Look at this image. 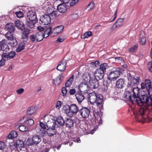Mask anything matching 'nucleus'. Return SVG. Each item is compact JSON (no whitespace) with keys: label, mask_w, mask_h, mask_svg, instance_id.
Instances as JSON below:
<instances>
[{"label":"nucleus","mask_w":152,"mask_h":152,"mask_svg":"<svg viewBox=\"0 0 152 152\" xmlns=\"http://www.w3.org/2000/svg\"><path fill=\"white\" fill-rule=\"evenodd\" d=\"M130 87L128 88L124 94V97L127 101H130L132 104H137L141 106L139 109L135 113V118L140 121L142 119L145 120L146 112L148 111L147 106H143L144 104H148L151 96L146 95H142L140 97V90L137 87L130 90Z\"/></svg>","instance_id":"1"},{"label":"nucleus","mask_w":152,"mask_h":152,"mask_svg":"<svg viewBox=\"0 0 152 152\" xmlns=\"http://www.w3.org/2000/svg\"><path fill=\"white\" fill-rule=\"evenodd\" d=\"M88 99L92 104L96 103V105L99 108L102 107L103 98L102 96L97 95L94 92L90 93L89 94Z\"/></svg>","instance_id":"2"},{"label":"nucleus","mask_w":152,"mask_h":152,"mask_svg":"<svg viewBox=\"0 0 152 152\" xmlns=\"http://www.w3.org/2000/svg\"><path fill=\"white\" fill-rule=\"evenodd\" d=\"M124 70L120 68H117L115 70L110 72L107 77L108 79L111 81L116 80L119 76L121 73H123Z\"/></svg>","instance_id":"3"},{"label":"nucleus","mask_w":152,"mask_h":152,"mask_svg":"<svg viewBox=\"0 0 152 152\" xmlns=\"http://www.w3.org/2000/svg\"><path fill=\"white\" fill-rule=\"evenodd\" d=\"M42 139L39 136L35 135L32 137V138L27 139L26 143L28 145H33L34 144L37 145L41 141Z\"/></svg>","instance_id":"4"},{"label":"nucleus","mask_w":152,"mask_h":152,"mask_svg":"<svg viewBox=\"0 0 152 152\" xmlns=\"http://www.w3.org/2000/svg\"><path fill=\"white\" fill-rule=\"evenodd\" d=\"M94 75L93 74L88 73L86 72L83 74L82 77V81L81 84H83L86 86L87 87V85L89 81L91 79L94 78Z\"/></svg>","instance_id":"5"},{"label":"nucleus","mask_w":152,"mask_h":152,"mask_svg":"<svg viewBox=\"0 0 152 152\" xmlns=\"http://www.w3.org/2000/svg\"><path fill=\"white\" fill-rule=\"evenodd\" d=\"M140 82V77L138 75H135L132 79V80L130 82L128 83V87L126 89H127L128 88L130 87V90L134 88H136L132 87L133 86H135Z\"/></svg>","instance_id":"6"},{"label":"nucleus","mask_w":152,"mask_h":152,"mask_svg":"<svg viewBox=\"0 0 152 152\" xmlns=\"http://www.w3.org/2000/svg\"><path fill=\"white\" fill-rule=\"evenodd\" d=\"M16 145V148L19 152H26V148L23 141L20 140H17Z\"/></svg>","instance_id":"7"},{"label":"nucleus","mask_w":152,"mask_h":152,"mask_svg":"<svg viewBox=\"0 0 152 152\" xmlns=\"http://www.w3.org/2000/svg\"><path fill=\"white\" fill-rule=\"evenodd\" d=\"M51 18L49 15H44L41 16L39 23L41 24L48 25L51 22Z\"/></svg>","instance_id":"8"},{"label":"nucleus","mask_w":152,"mask_h":152,"mask_svg":"<svg viewBox=\"0 0 152 152\" xmlns=\"http://www.w3.org/2000/svg\"><path fill=\"white\" fill-rule=\"evenodd\" d=\"M81 116L84 118H88L90 113L89 109L86 107H83L79 110V112Z\"/></svg>","instance_id":"9"},{"label":"nucleus","mask_w":152,"mask_h":152,"mask_svg":"<svg viewBox=\"0 0 152 152\" xmlns=\"http://www.w3.org/2000/svg\"><path fill=\"white\" fill-rule=\"evenodd\" d=\"M27 17L30 21L37 22L38 20L35 11H29L27 13Z\"/></svg>","instance_id":"10"},{"label":"nucleus","mask_w":152,"mask_h":152,"mask_svg":"<svg viewBox=\"0 0 152 152\" xmlns=\"http://www.w3.org/2000/svg\"><path fill=\"white\" fill-rule=\"evenodd\" d=\"M94 76V78L91 79L89 81L88 88L90 89H96L99 86L98 80H97Z\"/></svg>","instance_id":"11"},{"label":"nucleus","mask_w":152,"mask_h":152,"mask_svg":"<svg viewBox=\"0 0 152 152\" xmlns=\"http://www.w3.org/2000/svg\"><path fill=\"white\" fill-rule=\"evenodd\" d=\"M104 72L100 69H97L94 72V75L95 78L97 80H99L103 78Z\"/></svg>","instance_id":"12"},{"label":"nucleus","mask_w":152,"mask_h":152,"mask_svg":"<svg viewBox=\"0 0 152 152\" xmlns=\"http://www.w3.org/2000/svg\"><path fill=\"white\" fill-rule=\"evenodd\" d=\"M124 21V19L120 18L118 19L114 23L111 27L112 29H114L115 28H118L123 26V22Z\"/></svg>","instance_id":"13"},{"label":"nucleus","mask_w":152,"mask_h":152,"mask_svg":"<svg viewBox=\"0 0 152 152\" xmlns=\"http://www.w3.org/2000/svg\"><path fill=\"white\" fill-rule=\"evenodd\" d=\"M0 45L1 50L7 52L10 50V48L7 43V41L5 39H3L0 42Z\"/></svg>","instance_id":"14"},{"label":"nucleus","mask_w":152,"mask_h":152,"mask_svg":"<svg viewBox=\"0 0 152 152\" xmlns=\"http://www.w3.org/2000/svg\"><path fill=\"white\" fill-rule=\"evenodd\" d=\"M141 87L142 89L146 88V89H148L152 87V82H151L149 79H146L145 82V83H142L141 84Z\"/></svg>","instance_id":"15"},{"label":"nucleus","mask_w":152,"mask_h":152,"mask_svg":"<svg viewBox=\"0 0 152 152\" xmlns=\"http://www.w3.org/2000/svg\"><path fill=\"white\" fill-rule=\"evenodd\" d=\"M68 9V7L65 4L62 3L58 5L57 6V10L60 13L65 12Z\"/></svg>","instance_id":"16"},{"label":"nucleus","mask_w":152,"mask_h":152,"mask_svg":"<svg viewBox=\"0 0 152 152\" xmlns=\"http://www.w3.org/2000/svg\"><path fill=\"white\" fill-rule=\"evenodd\" d=\"M15 53L14 51L10 52L8 53H3L1 55L2 58L9 60L13 58L15 55Z\"/></svg>","instance_id":"17"},{"label":"nucleus","mask_w":152,"mask_h":152,"mask_svg":"<svg viewBox=\"0 0 152 152\" xmlns=\"http://www.w3.org/2000/svg\"><path fill=\"white\" fill-rule=\"evenodd\" d=\"M69 108L71 113H72V116L73 115H76L77 113L79 112V109L77 106L75 104H72L70 105Z\"/></svg>","instance_id":"18"},{"label":"nucleus","mask_w":152,"mask_h":152,"mask_svg":"<svg viewBox=\"0 0 152 152\" xmlns=\"http://www.w3.org/2000/svg\"><path fill=\"white\" fill-rule=\"evenodd\" d=\"M74 122V121L70 118H67L65 120V124L66 127L71 128L73 126Z\"/></svg>","instance_id":"19"},{"label":"nucleus","mask_w":152,"mask_h":152,"mask_svg":"<svg viewBox=\"0 0 152 152\" xmlns=\"http://www.w3.org/2000/svg\"><path fill=\"white\" fill-rule=\"evenodd\" d=\"M76 98L79 103H80L85 99L83 94L82 92H79L75 95Z\"/></svg>","instance_id":"20"},{"label":"nucleus","mask_w":152,"mask_h":152,"mask_svg":"<svg viewBox=\"0 0 152 152\" xmlns=\"http://www.w3.org/2000/svg\"><path fill=\"white\" fill-rule=\"evenodd\" d=\"M125 84V80L124 79H120L116 82V86L117 88H122L124 86Z\"/></svg>","instance_id":"21"},{"label":"nucleus","mask_w":152,"mask_h":152,"mask_svg":"<svg viewBox=\"0 0 152 152\" xmlns=\"http://www.w3.org/2000/svg\"><path fill=\"white\" fill-rule=\"evenodd\" d=\"M5 28L8 32H13L15 30V26L13 23H7L6 25Z\"/></svg>","instance_id":"22"},{"label":"nucleus","mask_w":152,"mask_h":152,"mask_svg":"<svg viewBox=\"0 0 152 152\" xmlns=\"http://www.w3.org/2000/svg\"><path fill=\"white\" fill-rule=\"evenodd\" d=\"M16 26L21 30L25 28L24 25L23 23L19 20H16L15 23Z\"/></svg>","instance_id":"23"},{"label":"nucleus","mask_w":152,"mask_h":152,"mask_svg":"<svg viewBox=\"0 0 152 152\" xmlns=\"http://www.w3.org/2000/svg\"><path fill=\"white\" fill-rule=\"evenodd\" d=\"M47 134L49 136H53L56 134V128H48L47 129Z\"/></svg>","instance_id":"24"},{"label":"nucleus","mask_w":152,"mask_h":152,"mask_svg":"<svg viewBox=\"0 0 152 152\" xmlns=\"http://www.w3.org/2000/svg\"><path fill=\"white\" fill-rule=\"evenodd\" d=\"M46 124L48 128H56V126H57L55 121H48Z\"/></svg>","instance_id":"25"},{"label":"nucleus","mask_w":152,"mask_h":152,"mask_svg":"<svg viewBox=\"0 0 152 152\" xmlns=\"http://www.w3.org/2000/svg\"><path fill=\"white\" fill-rule=\"evenodd\" d=\"M35 35L36 40L38 42L42 41L44 37L43 34L41 31L38 32Z\"/></svg>","instance_id":"26"},{"label":"nucleus","mask_w":152,"mask_h":152,"mask_svg":"<svg viewBox=\"0 0 152 152\" xmlns=\"http://www.w3.org/2000/svg\"><path fill=\"white\" fill-rule=\"evenodd\" d=\"M56 121L60 126H62L65 124V121H64L63 117L61 116H59L56 118Z\"/></svg>","instance_id":"27"},{"label":"nucleus","mask_w":152,"mask_h":152,"mask_svg":"<svg viewBox=\"0 0 152 152\" xmlns=\"http://www.w3.org/2000/svg\"><path fill=\"white\" fill-rule=\"evenodd\" d=\"M66 62L60 63L57 67V69L61 72L64 70L66 66Z\"/></svg>","instance_id":"28"},{"label":"nucleus","mask_w":152,"mask_h":152,"mask_svg":"<svg viewBox=\"0 0 152 152\" xmlns=\"http://www.w3.org/2000/svg\"><path fill=\"white\" fill-rule=\"evenodd\" d=\"M69 107L70 105H65L63 107V109L64 110V112L66 114H67L69 116L72 117V115H70L71 113V112Z\"/></svg>","instance_id":"29"},{"label":"nucleus","mask_w":152,"mask_h":152,"mask_svg":"<svg viewBox=\"0 0 152 152\" xmlns=\"http://www.w3.org/2000/svg\"><path fill=\"white\" fill-rule=\"evenodd\" d=\"M18 136L17 132L15 131H13L11 132L7 138V139H12L16 138Z\"/></svg>","instance_id":"30"},{"label":"nucleus","mask_w":152,"mask_h":152,"mask_svg":"<svg viewBox=\"0 0 152 152\" xmlns=\"http://www.w3.org/2000/svg\"><path fill=\"white\" fill-rule=\"evenodd\" d=\"M136 74L134 72L131 71L127 72V77L128 80L130 82L132 80L134 77L135 76Z\"/></svg>","instance_id":"31"},{"label":"nucleus","mask_w":152,"mask_h":152,"mask_svg":"<svg viewBox=\"0 0 152 152\" xmlns=\"http://www.w3.org/2000/svg\"><path fill=\"white\" fill-rule=\"evenodd\" d=\"M37 107H31L28 108L27 111V115H31L33 114L36 111Z\"/></svg>","instance_id":"32"},{"label":"nucleus","mask_w":152,"mask_h":152,"mask_svg":"<svg viewBox=\"0 0 152 152\" xmlns=\"http://www.w3.org/2000/svg\"><path fill=\"white\" fill-rule=\"evenodd\" d=\"M61 75H59L56 79L53 80V83L55 85H58L61 83L62 80L61 78Z\"/></svg>","instance_id":"33"},{"label":"nucleus","mask_w":152,"mask_h":152,"mask_svg":"<svg viewBox=\"0 0 152 152\" xmlns=\"http://www.w3.org/2000/svg\"><path fill=\"white\" fill-rule=\"evenodd\" d=\"M16 128L19 129V130L21 132H26L28 130V129L26 126L24 125H17Z\"/></svg>","instance_id":"34"},{"label":"nucleus","mask_w":152,"mask_h":152,"mask_svg":"<svg viewBox=\"0 0 152 152\" xmlns=\"http://www.w3.org/2000/svg\"><path fill=\"white\" fill-rule=\"evenodd\" d=\"M26 25L28 27L31 28H33L34 26V25L37 22H34V21H26Z\"/></svg>","instance_id":"35"},{"label":"nucleus","mask_w":152,"mask_h":152,"mask_svg":"<svg viewBox=\"0 0 152 152\" xmlns=\"http://www.w3.org/2000/svg\"><path fill=\"white\" fill-rule=\"evenodd\" d=\"M52 31V28L50 27L46 29L44 31L43 37L45 38L48 37L50 35Z\"/></svg>","instance_id":"36"},{"label":"nucleus","mask_w":152,"mask_h":152,"mask_svg":"<svg viewBox=\"0 0 152 152\" xmlns=\"http://www.w3.org/2000/svg\"><path fill=\"white\" fill-rule=\"evenodd\" d=\"M74 76L72 75V77L66 81L65 85L66 87H69L72 84L74 79Z\"/></svg>","instance_id":"37"},{"label":"nucleus","mask_w":152,"mask_h":152,"mask_svg":"<svg viewBox=\"0 0 152 152\" xmlns=\"http://www.w3.org/2000/svg\"><path fill=\"white\" fill-rule=\"evenodd\" d=\"M64 26L62 25H60L56 27L55 30H56V34H58L61 33L63 30Z\"/></svg>","instance_id":"38"},{"label":"nucleus","mask_w":152,"mask_h":152,"mask_svg":"<svg viewBox=\"0 0 152 152\" xmlns=\"http://www.w3.org/2000/svg\"><path fill=\"white\" fill-rule=\"evenodd\" d=\"M25 43H21L18 46V48L16 50V52H19L21 50H23L25 48Z\"/></svg>","instance_id":"39"},{"label":"nucleus","mask_w":152,"mask_h":152,"mask_svg":"<svg viewBox=\"0 0 152 152\" xmlns=\"http://www.w3.org/2000/svg\"><path fill=\"white\" fill-rule=\"evenodd\" d=\"M12 32H8L5 34V36L8 40H12L14 38Z\"/></svg>","instance_id":"40"},{"label":"nucleus","mask_w":152,"mask_h":152,"mask_svg":"<svg viewBox=\"0 0 152 152\" xmlns=\"http://www.w3.org/2000/svg\"><path fill=\"white\" fill-rule=\"evenodd\" d=\"M108 67V65L106 63H104L100 65V67L98 68L100 69L102 71H103L104 72H105L106 69Z\"/></svg>","instance_id":"41"},{"label":"nucleus","mask_w":152,"mask_h":152,"mask_svg":"<svg viewBox=\"0 0 152 152\" xmlns=\"http://www.w3.org/2000/svg\"><path fill=\"white\" fill-rule=\"evenodd\" d=\"M95 7V4L94 2H91L86 7V9L90 11L91 10L94 8Z\"/></svg>","instance_id":"42"},{"label":"nucleus","mask_w":152,"mask_h":152,"mask_svg":"<svg viewBox=\"0 0 152 152\" xmlns=\"http://www.w3.org/2000/svg\"><path fill=\"white\" fill-rule=\"evenodd\" d=\"M25 122L26 124L29 126L32 125L34 123V120L31 118L28 119Z\"/></svg>","instance_id":"43"},{"label":"nucleus","mask_w":152,"mask_h":152,"mask_svg":"<svg viewBox=\"0 0 152 152\" xmlns=\"http://www.w3.org/2000/svg\"><path fill=\"white\" fill-rule=\"evenodd\" d=\"M22 34L24 35L28 36V34L30 33L31 30L27 28H24Z\"/></svg>","instance_id":"44"},{"label":"nucleus","mask_w":152,"mask_h":152,"mask_svg":"<svg viewBox=\"0 0 152 152\" xmlns=\"http://www.w3.org/2000/svg\"><path fill=\"white\" fill-rule=\"evenodd\" d=\"M95 116V122L98 123L99 125H101L102 123V120L101 117L99 115L97 116V117H96Z\"/></svg>","instance_id":"45"},{"label":"nucleus","mask_w":152,"mask_h":152,"mask_svg":"<svg viewBox=\"0 0 152 152\" xmlns=\"http://www.w3.org/2000/svg\"><path fill=\"white\" fill-rule=\"evenodd\" d=\"M10 42V43L12 47H15L17 45L18 42L17 40L15 39L14 38Z\"/></svg>","instance_id":"46"},{"label":"nucleus","mask_w":152,"mask_h":152,"mask_svg":"<svg viewBox=\"0 0 152 152\" xmlns=\"http://www.w3.org/2000/svg\"><path fill=\"white\" fill-rule=\"evenodd\" d=\"M92 34V32L91 31H88L86 32L82 36L83 38L85 39L86 38H88L91 36Z\"/></svg>","instance_id":"47"},{"label":"nucleus","mask_w":152,"mask_h":152,"mask_svg":"<svg viewBox=\"0 0 152 152\" xmlns=\"http://www.w3.org/2000/svg\"><path fill=\"white\" fill-rule=\"evenodd\" d=\"M6 145L4 142L2 141H0V149L4 151L5 149Z\"/></svg>","instance_id":"48"},{"label":"nucleus","mask_w":152,"mask_h":152,"mask_svg":"<svg viewBox=\"0 0 152 152\" xmlns=\"http://www.w3.org/2000/svg\"><path fill=\"white\" fill-rule=\"evenodd\" d=\"M99 64V62L98 61H96L94 62H92L91 64V65L93 67H98Z\"/></svg>","instance_id":"49"},{"label":"nucleus","mask_w":152,"mask_h":152,"mask_svg":"<svg viewBox=\"0 0 152 152\" xmlns=\"http://www.w3.org/2000/svg\"><path fill=\"white\" fill-rule=\"evenodd\" d=\"M29 38L30 40L33 42H34L35 40H36V39L35 37V35L34 34L30 35L29 36Z\"/></svg>","instance_id":"50"},{"label":"nucleus","mask_w":152,"mask_h":152,"mask_svg":"<svg viewBox=\"0 0 152 152\" xmlns=\"http://www.w3.org/2000/svg\"><path fill=\"white\" fill-rule=\"evenodd\" d=\"M15 14L16 16L19 18L22 17L23 16V13L20 11L18 12H16Z\"/></svg>","instance_id":"51"},{"label":"nucleus","mask_w":152,"mask_h":152,"mask_svg":"<svg viewBox=\"0 0 152 152\" xmlns=\"http://www.w3.org/2000/svg\"><path fill=\"white\" fill-rule=\"evenodd\" d=\"M138 47V45H135L129 49V51L130 52H133Z\"/></svg>","instance_id":"52"},{"label":"nucleus","mask_w":152,"mask_h":152,"mask_svg":"<svg viewBox=\"0 0 152 152\" xmlns=\"http://www.w3.org/2000/svg\"><path fill=\"white\" fill-rule=\"evenodd\" d=\"M21 39L24 42H26L28 40V36L24 35L21 34Z\"/></svg>","instance_id":"53"},{"label":"nucleus","mask_w":152,"mask_h":152,"mask_svg":"<svg viewBox=\"0 0 152 152\" xmlns=\"http://www.w3.org/2000/svg\"><path fill=\"white\" fill-rule=\"evenodd\" d=\"M140 44L143 45H145L146 42L145 37H144L143 38H140Z\"/></svg>","instance_id":"54"},{"label":"nucleus","mask_w":152,"mask_h":152,"mask_svg":"<svg viewBox=\"0 0 152 152\" xmlns=\"http://www.w3.org/2000/svg\"><path fill=\"white\" fill-rule=\"evenodd\" d=\"M62 92L63 96H65L67 93V89L66 87H63L61 89Z\"/></svg>","instance_id":"55"},{"label":"nucleus","mask_w":152,"mask_h":152,"mask_svg":"<svg viewBox=\"0 0 152 152\" xmlns=\"http://www.w3.org/2000/svg\"><path fill=\"white\" fill-rule=\"evenodd\" d=\"M6 59L4 58H2V59L0 61V67L2 66L5 65Z\"/></svg>","instance_id":"56"},{"label":"nucleus","mask_w":152,"mask_h":152,"mask_svg":"<svg viewBox=\"0 0 152 152\" xmlns=\"http://www.w3.org/2000/svg\"><path fill=\"white\" fill-rule=\"evenodd\" d=\"M39 126L41 128V129L43 130L45 129H46V125H45L42 122H40L39 124Z\"/></svg>","instance_id":"57"},{"label":"nucleus","mask_w":152,"mask_h":152,"mask_svg":"<svg viewBox=\"0 0 152 152\" xmlns=\"http://www.w3.org/2000/svg\"><path fill=\"white\" fill-rule=\"evenodd\" d=\"M57 12L56 11H53L50 15L54 17V18H56L57 16Z\"/></svg>","instance_id":"58"},{"label":"nucleus","mask_w":152,"mask_h":152,"mask_svg":"<svg viewBox=\"0 0 152 152\" xmlns=\"http://www.w3.org/2000/svg\"><path fill=\"white\" fill-rule=\"evenodd\" d=\"M64 39L63 37L61 36L59 37L56 40L57 42H63L64 41Z\"/></svg>","instance_id":"59"},{"label":"nucleus","mask_w":152,"mask_h":152,"mask_svg":"<svg viewBox=\"0 0 152 152\" xmlns=\"http://www.w3.org/2000/svg\"><path fill=\"white\" fill-rule=\"evenodd\" d=\"M61 102L60 101H58L56 104V108L59 109L61 106Z\"/></svg>","instance_id":"60"},{"label":"nucleus","mask_w":152,"mask_h":152,"mask_svg":"<svg viewBox=\"0 0 152 152\" xmlns=\"http://www.w3.org/2000/svg\"><path fill=\"white\" fill-rule=\"evenodd\" d=\"M9 148L11 151L13 150L15 148V145L14 143H11L10 144Z\"/></svg>","instance_id":"61"},{"label":"nucleus","mask_w":152,"mask_h":152,"mask_svg":"<svg viewBox=\"0 0 152 152\" xmlns=\"http://www.w3.org/2000/svg\"><path fill=\"white\" fill-rule=\"evenodd\" d=\"M144 37H145V34L143 31H141L140 32V39L143 38Z\"/></svg>","instance_id":"62"},{"label":"nucleus","mask_w":152,"mask_h":152,"mask_svg":"<svg viewBox=\"0 0 152 152\" xmlns=\"http://www.w3.org/2000/svg\"><path fill=\"white\" fill-rule=\"evenodd\" d=\"M24 89L23 88H20L16 91V92L19 94L22 93L24 92Z\"/></svg>","instance_id":"63"},{"label":"nucleus","mask_w":152,"mask_h":152,"mask_svg":"<svg viewBox=\"0 0 152 152\" xmlns=\"http://www.w3.org/2000/svg\"><path fill=\"white\" fill-rule=\"evenodd\" d=\"M148 91V93L149 94V96L152 97V87L150 88L149 89L147 90Z\"/></svg>","instance_id":"64"}]
</instances>
